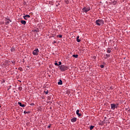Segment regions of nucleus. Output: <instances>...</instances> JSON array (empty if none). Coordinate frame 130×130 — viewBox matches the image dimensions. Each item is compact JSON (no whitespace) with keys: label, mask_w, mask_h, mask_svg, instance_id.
<instances>
[{"label":"nucleus","mask_w":130,"mask_h":130,"mask_svg":"<svg viewBox=\"0 0 130 130\" xmlns=\"http://www.w3.org/2000/svg\"><path fill=\"white\" fill-rule=\"evenodd\" d=\"M23 18H24V20H27V18H30V15H26L23 16Z\"/></svg>","instance_id":"8"},{"label":"nucleus","mask_w":130,"mask_h":130,"mask_svg":"<svg viewBox=\"0 0 130 130\" xmlns=\"http://www.w3.org/2000/svg\"><path fill=\"white\" fill-rule=\"evenodd\" d=\"M30 105H31V106H33V105H34V103H31V104H30Z\"/></svg>","instance_id":"32"},{"label":"nucleus","mask_w":130,"mask_h":130,"mask_svg":"<svg viewBox=\"0 0 130 130\" xmlns=\"http://www.w3.org/2000/svg\"><path fill=\"white\" fill-rule=\"evenodd\" d=\"M58 85H62V81L59 80V81L58 82Z\"/></svg>","instance_id":"12"},{"label":"nucleus","mask_w":130,"mask_h":130,"mask_svg":"<svg viewBox=\"0 0 130 130\" xmlns=\"http://www.w3.org/2000/svg\"><path fill=\"white\" fill-rule=\"evenodd\" d=\"M38 52H39L38 49H36L33 51L32 54H34V55H38Z\"/></svg>","instance_id":"4"},{"label":"nucleus","mask_w":130,"mask_h":130,"mask_svg":"<svg viewBox=\"0 0 130 130\" xmlns=\"http://www.w3.org/2000/svg\"><path fill=\"white\" fill-rule=\"evenodd\" d=\"M95 23L98 26H101V24L103 25L104 24V21L102 19H99L96 20Z\"/></svg>","instance_id":"2"},{"label":"nucleus","mask_w":130,"mask_h":130,"mask_svg":"<svg viewBox=\"0 0 130 130\" xmlns=\"http://www.w3.org/2000/svg\"><path fill=\"white\" fill-rule=\"evenodd\" d=\"M1 107H2V106H1V104H0V108H1Z\"/></svg>","instance_id":"36"},{"label":"nucleus","mask_w":130,"mask_h":130,"mask_svg":"<svg viewBox=\"0 0 130 130\" xmlns=\"http://www.w3.org/2000/svg\"><path fill=\"white\" fill-rule=\"evenodd\" d=\"M93 128H94V126L91 125V126H90V130H92V129H93Z\"/></svg>","instance_id":"19"},{"label":"nucleus","mask_w":130,"mask_h":130,"mask_svg":"<svg viewBox=\"0 0 130 130\" xmlns=\"http://www.w3.org/2000/svg\"><path fill=\"white\" fill-rule=\"evenodd\" d=\"M22 89H23V88H22V87L21 86L18 88V90H19V91H22Z\"/></svg>","instance_id":"20"},{"label":"nucleus","mask_w":130,"mask_h":130,"mask_svg":"<svg viewBox=\"0 0 130 130\" xmlns=\"http://www.w3.org/2000/svg\"><path fill=\"white\" fill-rule=\"evenodd\" d=\"M78 54H76V55H75V54H73V57H75V58H78Z\"/></svg>","instance_id":"15"},{"label":"nucleus","mask_w":130,"mask_h":130,"mask_svg":"<svg viewBox=\"0 0 130 130\" xmlns=\"http://www.w3.org/2000/svg\"><path fill=\"white\" fill-rule=\"evenodd\" d=\"M51 127V124H50V125H48L47 128H50Z\"/></svg>","instance_id":"25"},{"label":"nucleus","mask_w":130,"mask_h":130,"mask_svg":"<svg viewBox=\"0 0 130 130\" xmlns=\"http://www.w3.org/2000/svg\"><path fill=\"white\" fill-rule=\"evenodd\" d=\"M20 22H21V24H23V25H26V21H25V20H21Z\"/></svg>","instance_id":"10"},{"label":"nucleus","mask_w":130,"mask_h":130,"mask_svg":"<svg viewBox=\"0 0 130 130\" xmlns=\"http://www.w3.org/2000/svg\"><path fill=\"white\" fill-rule=\"evenodd\" d=\"M110 52H111V50H110V48H108L107 49V53H110Z\"/></svg>","instance_id":"14"},{"label":"nucleus","mask_w":130,"mask_h":130,"mask_svg":"<svg viewBox=\"0 0 130 130\" xmlns=\"http://www.w3.org/2000/svg\"><path fill=\"white\" fill-rule=\"evenodd\" d=\"M5 20H6V21H7V20H8V21H10V22H12V20H10V19H9V18H6Z\"/></svg>","instance_id":"22"},{"label":"nucleus","mask_w":130,"mask_h":130,"mask_svg":"<svg viewBox=\"0 0 130 130\" xmlns=\"http://www.w3.org/2000/svg\"><path fill=\"white\" fill-rule=\"evenodd\" d=\"M90 10H91V9H90V7H84L82 9L83 12L86 13H88V12H89Z\"/></svg>","instance_id":"3"},{"label":"nucleus","mask_w":130,"mask_h":130,"mask_svg":"<svg viewBox=\"0 0 130 130\" xmlns=\"http://www.w3.org/2000/svg\"><path fill=\"white\" fill-rule=\"evenodd\" d=\"M79 38H80V37L78 36L77 37V42H81V40H80Z\"/></svg>","instance_id":"11"},{"label":"nucleus","mask_w":130,"mask_h":130,"mask_svg":"<svg viewBox=\"0 0 130 130\" xmlns=\"http://www.w3.org/2000/svg\"><path fill=\"white\" fill-rule=\"evenodd\" d=\"M12 63H13V64L15 65V61H12Z\"/></svg>","instance_id":"29"},{"label":"nucleus","mask_w":130,"mask_h":130,"mask_svg":"<svg viewBox=\"0 0 130 130\" xmlns=\"http://www.w3.org/2000/svg\"><path fill=\"white\" fill-rule=\"evenodd\" d=\"M59 69L61 72H64L65 71H67V70H69L70 68L69 67V66L61 65L60 66H59Z\"/></svg>","instance_id":"1"},{"label":"nucleus","mask_w":130,"mask_h":130,"mask_svg":"<svg viewBox=\"0 0 130 130\" xmlns=\"http://www.w3.org/2000/svg\"><path fill=\"white\" fill-rule=\"evenodd\" d=\"M111 109H113V110H114L115 108H117V107H116V105H115V104H111Z\"/></svg>","instance_id":"5"},{"label":"nucleus","mask_w":130,"mask_h":130,"mask_svg":"<svg viewBox=\"0 0 130 130\" xmlns=\"http://www.w3.org/2000/svg\"><path fill=\"white\" fill-rule=\"evenodd\" d=\"M106 56L107 57H105V58H107V57H110V54H106Z\"/></svg>","instance_id":"17"},{"label":"nucleus","mask_w":130,"mask_h":130,"mask_svg":"<svg viewBox=\"0 0 130 130\" xmlns=\"http://www.w3.org/2000/svg\"><path fill=\"white\" fill-rule=\"evenodd\" d=\"M58 66H61V62L60 61L58 62Z\"/></svg>","instance_id":"24"},{"label":"nucleus","mask_w":130,"mask_h":130,"mask_svg":"<svg viewBox=\"0 0 130 130\" xmlns=\"http://www.w3.org/2000/svg\"><path fill=\"white\" fill-rule=\"evenodd\" d=\"M54 43H56V42L54 41V42H53V44H54Z\"/></svg>","instance_id":"33"},{"label":"nucleus","mask_w":130,"mask_h":130,"mask_svg":"<svg viewBox=\"0 0 130 130\" xmlns=\"http://www.w3.org/2000/svg\"><path fill=\"white\" fill-rule=\"evenodd\" d=\"M6 25H9L10 24V21H7L5 22Z\"/></svg>","instance_id":"23"},{"label":"nucleus","mask_w":130,"mask_h":130,"mask_svg":"<svg viewBox=\"0 0 130 130\" xmlns=\"http://www.w3.org/2000/svg\"><path fill=\"white\" fill-rule=\"evenodd\" d=\"M18 82H20L21 83V81H20V80H19V81H18Z\"/></svg>","instance_id":"34"},{"label":"nucleus","mask_w":130,"mask_h":130,"mask_svg":"<svg viewBox=\"0 0 130 130\" xmlns=\"http://www.w3.org/2000/svg\"><path fill=\"white\" fill-rule=\"evenodd\" d=\"M55 66H58V64L57 63V62L55 63Z\"/></svg>","instance_id":"31"},{"label":"nucleus","mask_w":130,"mask_h":130,"mask_svg":"<svg viewBox=\"0 0 130 130\" xmlns=\"http://www.w3.org/2000/svg\"><path fill=\"white\" fill-rule=\"evenodd\" d=\"M50 109H51V107L50 108Z\"/></svg>","instance_id":"37"},{"label":"nucleus","mask_w":130,"mask_h":130,"mask_svg":"<svg viewBox=\"0 0 130 130\" xmlns=\"http://www.w3.org/2000/svg\"><path fill=\"white\" fill-rule=\"evenodd\" d=\"M106 118H107V117H105V119H106Z\"/></svg>","instance_id":"35"},{"label":"nucleus","mask_w":130,"mask_h":130,"mask_svg":"<svg viewBox=\"0 0 130 130\" xmlns=\"http://www.w3.org/2000/svg\"><path fill=\"white\" fill-rule=\"evenodd\" d=\"M24 114L30 113V111L26 112V111H24Z\"/></svg>","instance_id":"21"},{"label":"nucleus","mask_w":130,"mask_h":130,"mask_svg":"<svg viewBox=\"0 0 130 130\" xmlns=\"http://www.w3.org/2000/svg\"><path fill=\"white\" fill-rule=\"evenodd\" d=\"M110 88L111 89V88H112V87H110Z\"/></svg>","instance_id":"38"},{"label":"nucleus","mask_w":130,"mask_h":130,"mask_svg":"<svg viewBox=\"0 0 130 130\" xmlns=\"http://www.w3.org/2000/svg\"><path fill=\"white\" fill-rule=\"evenodd\" d=\"M71 121L72 122H76L77 121V118L76 117H74L72 119H71Z\"/></svg>","instance_id":"7"},{"label":"nucleus","mask_w":130,"mask_h":130,"mask_svg":"<svg viewBox=\"0 0 130 130\" xmlns=\"http://www.w3.org/2000/svg\"><path fill=\"white\" fill-rule=\"evenodd\" d=\"M79 112H80V110H77L76 111V114H77V115H78V116H79V117H81V116H82V114L79 113Z\"/></svg>","instance_id":"6"},{"label":"nucleus","mask_w":130,"mask_h":130,"mask_svg":"<svg viewBox=\"0 0 130 130\" xmlns=\"http://www.w3.org/2000/svg\"><path fill=\"white\" fill-rule=\"evenodd\" d=\"M18 70H19V71H20V72H23V69L21 67L19 68Z\"/></svg>","instance_id":"18"},{"label":"nucleus","mask_w":130,"mask_h":130,"mask_svg":"<svg viewBox=\"0 0 130 130\" xmlns=\"http://www.w3.org/2000/svg\"><path fill=\"white\" fill-rule=\"evenodd\" d=\"M15 50H16V49H15V48L14 47H13L11 49V51L12 52H14V51H15Z\"/></svg>","instance_id":"13"},{"label":"nucleus","mask_w":130,"mask_h":130,"mask_svg":"<svg viewBox=\"0 0 130 130\" xmlns=\"http://www.w3.org/2000/svg\"><path fill=\"white\" fill-rule=\"evenodd\" d=\"M57 37H59V38H62V35H57Z\"/></svg>","instance_id":"16"},{"label":"nucleus","mask_w":130,"mask_h":130,"mask_svg":"<svg viewBox=\"0 0 130 130\" xmlns=\"http://www.w3.org/2000/svg\"><path fill=\"white\" fill-rule=\"evenodd\" d=\"M99 124L100 125H103L104 124L103 123V122H101Z\"/></svg>","instance_id":"28"},{"label":"nucleus","mask_w":130,"mask_h":130,"mask_svg":"<svg viewBox=\"0 0 130 130\" xmlns=\"http://www.w3.org/2000/svg\"><path fill=\"white\" fill-rule=\"evenodd\" d=\"M100 67L101 69H103L104 68V65H101Z\"/></svg>","instance_id":"26"},{"label":"nucleus","mask_w":130,"mask_h":130,"mask_svg":"<svg viewBox=\"0 0 130 130\" xmlns=\"http://www.w3.org/2000/svg\"><path fill=\"white\" fill-rule=\"evenodd\" d=\"M66 4H69V1H68V0H67V1H66Z\"/></svg>","instance_id":"30"},{"label":"nucleus","mask_w":130,"mask_h":130,"mask_svg":"<svg viewBox=\"0 0 130 130\" xmlns=\"http://www.w3.org/2000/svg\"><path fill=\"white\" fill-rule=\"evenodd\" d=\"M44 92L46 94H48V90H47L46 91H45Z\"/></svg>","instance_id":"27"},{"label":"nucleus","mask_w":130,"mask_h":130,"mask_svg":"<svg viewBox=\"0 0 130 130\" xmlns=\"http://www.w3.org/2000/svg\"><path fill=\"white\" fill-rule=\"evenodd\" d=\"M18 104H19V106H20L21 107H25V105L22 104V103H21V102H18Z\"/></svg>","instance_id":"9"}]
</instances>
